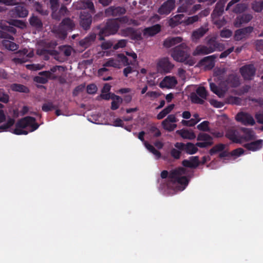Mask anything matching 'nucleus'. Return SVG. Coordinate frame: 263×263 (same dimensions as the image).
<instances>
[{
  "label": "nucleus",
  "instance_id": "473e14b6",
  "mask_svg": "<svg viewBox=\"0 0 263 263\" xmlns=\"http://www.w3.org/2000/svg\"><path fill=\"white\" fill-rule=\"evenodd\" d=\"M174 107L175 105L174 104L168 105L157 115V119L158 120H161L163 119L166 115L172 111V110L174 108Z\"/></svg>",
  "mask_w": 263,
  "mask_h": 263
},
{
  "label": "nucleus",
  "instance_id": "f8f14e48",
  "mask_svg": "<svg viewBox=\"0 0 263 263\" xmlns=\"http://www.w3.org/2000/svg\"><path fill=\"white\" fill-rule=\"evenodd\" d=\"M80 25L85 30H88L92 23V16L89 12L82 11L80 16Z\"/></svg>",
  "mask_w": 263,
  "mask_h": 263
},
{
  "label": "nucleus",
  "instance_id": "bb28decb",
  "mask_svg": "<svg viewBox=\"0 0 263 263\" xmlns=\"http://www.w3.org/2000/svg\"><path fill=\"white\" fill-rule=\"evenodd\" d=\"M226 137L236 143H241V138L238 136V132L233 129H228L226 133Z\"/></svg>",
  "mask_w": 263,
  "mask_h": 263
},
{
  "label": "nucleus",
  "instance_id": "bf43d9fd",
  "mask_svg": "<svg viewBox=\"0 0 263 263\" xmlns=\"http://www.w3.org/2000/svg\"><path fill=\"white\" fill-rule=\"evenodd\" d=\"M253 9L255 11L259 12L263 10V1L258 2L253 6Z\"/></svg>",
  "mask_w": 263,
  "mask_h": 263
},
{
  "label": "nucleus",
  "instance_id": "13d9d810",
  "mask_svg": "<svg viewBox=\"0 0 263 263\" xmlns=\"http://www.w3.org/2000/svg\"><path fill=\"white\" fill-rule=\"evenodd\" d=\"M244 153V150L242 148H237L233 150L230 153V155L232 156L239 157Z\"/></svg>",
  "mask_w": 263,
  "mask_h": 263
},
{
  "label": "nucleus",
  "instance_id": "774afa93",
  "mask_svg": "<svg viewBox=\"0 0 263 263\" xmlns=\"http://www.w3.org/2000/svg\"><path fill=\"white\" fill-rule=\"evenodd\" d=\"M185 144L182 142H176L174 146L175 147L178 149V150L181 151H184L185 148Z\"/></svg>",
  "mask_w": 263,
  "mask_h": 263
},
{
  "label": "nucleus",
  "instance_id": "7ed1b4c3",
  "mask_svg": "<svg viewBox=\"0 0 263 263\" xmlns=\"http://www.w3.org/2000/svg\"><path fill=\"white\" fill-rule=\"evenodd\" d=\"M171 55L176 62L184 63L190 66L194 64L193 61L190 59V48L184 43H182L173 48L171 50Z\"/></svg>",
  "mask_w": 263,
  "mask_h": 263
},
{
  "label": "nucleus",
  "instance_id": "c9c22d12",
  "mask_svg": "<svg viewBox=\"0 0 263 263\" xmlns=\"http://www.w3.org/2000/svg\"><path fill=\"white\" fill-rule=\"evenodd\" d=\"M29 23L31 26L37 29H40L43 27L42 21L37 16H31L29 19Z\"/></svg>",
  "mask_w": 263,
  "mask_h": 263
},
{
  "label": "nucleus",
  "instance_id": "69168bd1",
  "mask_svg": "<svg viewBox=\"0 0 263 263\" xmlns=\"http://www.w3.org/2000/svg\"><path fill=\"white\" fill-rule=\"evenodd\" d=\"M150 132L154 134L153 136L154 137H158L161 135L160 130L155 126H152L150 128Z\"/></svg>",
  "mask_w": 263,
  "mask_h": 263
},
{
  "label": "nucleus",
  "instance_id": "5701e85b",
  "mask_svg": "<svg viewBox=\"0 0 263 263\" xmlns=\"http://www.w3.org/2000/svg\"><path fill=\"white\" fill-rule=\"evenodd\" d=\"M177 84V81L175 77L166 76L160 83L161 88H172L176 86Z\"/></svg>",
  "mask_w": 263,
  "mask_h": 263
},
{
  "label": "nucleus",
  "instance_id": "338daca9",
  "mask_svg": "<svg viewBox=\"0 0 263 263\" xmlns=\"http://www.w3.org/2000/svg\"><path fill=\"white\" fill-rule=\"evenodd\" d=\"M210 13V10L209 8H206L202 10L198 14H197L199 19L200 20L202 17L207 16Z\"/></svg>",
  "mask_w": 263,
  "mask_h": 263
},
{
  "label": "nucleus",
  "instance_id": "2f4dec72",
  "mask_svg": "<svg viewBox=\"0 0 263 263\" xmlns=\"http://www.w3.org/2000/svg\"><path fill=\"white\" fill-rule=\"evenodd\" d=\"M10 88L14 91L24 93L29 92V88L27 86L21 84L13 83L11 85Z\"/></svg>",
  "mask_w": 263,
  "mask_h": 263
},
{
  "label": "nucleus",
  "instance_id": "39448f33",
  "mask_svg": "<svg viewBox=\"0 0 263 263\" xmlns=\"http://www.w3.org/2000/svg\"><path fill=\"white\" fill-rule=\"evenodd\" d=\"M120 25L117 20L109 19L105 26L100 28L98 33L99 40H104V37L115 34L118 31Z\"/></svg>",
  "mask_w": 263,
  "mask_h": 263
},
{
  "label": "nucleus",
  "instance_id": "1a4fd4ad",
  "mask_svg": "<svg viewBox=\"0 0 263 263\" xmlns=\"http://www.w3.org/2000/svg\"><path fill=\"white\" fill-rule=\"evenodd\" d=\"M157 67L159 72L165 74L171 72L174 65L170 62L168 58H163L159 61Z\"/></svg>",
  "mask_w": 263,
  "mask_h": 263
},
{
  "label": "nucleus",
  "instance_id": "a18cd8bd",
  "mask_svg": "<svg viewBox=\"0 0 263 263\" xmlns=\"http://www.w3.org/2000/svg\"><path fill=\"white\" fill-rule=\"evenodd\" d=\"M209 125V122L208 121H204L198 124L197 127L200 130L203 132H209L210 130Z\"/></svg>",
  "mask_w": 263,
  "mask_h": 263
},
{
  "label": "nucleus",
  "instance_id": "603ef678",
  "mask_svg": "<svg viewBox=\"0 0 263 263\" xmlns=\"http://www.w3.org/2000/svg\"><path fill=\"white\" fill-rule=\"evenodd\" d=\"M60 49L66 57H69L71 54V48L70 46H60Z\"/></svg>",
  "mask_w": 263,
  "mask_h": 263
},
{
  "label": "nucleus",
  "instance_id": "2eb2a0df",
  "mask_svg": "<svg viewBox=\"0 0 263 263\" xmlns=\"http://www.w3.org/2000/svg\"><path fill=\"white\" fill-rule=\"evenodd\" d=\"M236 120L245 125H253L255 123L253 117L250 114L243 112L238 113Z\"/></svg>",
  "mask_w": 263,
  "mask_h": 263
},
{
  "label": "nucleus",
  "instance_id": "864d4df0",
  "mask_svg": "<svg viewBox=\"0 0 263 263\" xmlns=\"http://www.w3.org/2000/svg\"><path fill=\"white\" fill-rule=\"evenodd\" d=\"M171 156L175 159H179L181 157V153L180 151L173 148L170 152Z\"/></svg>",
  "mask_w": 263,
  "mask_h": 263
},
{
  "label": "nucleus",
  "instance_id": "3c124183",
  "mask_svg": "<svg viewBox=\"0 0 263 263\" xmlns=\"http://www.w3.org/2000/svg\"><path fill=\"white\" fill-rule=\"evenodd\" d=\"M54 108V106L52 103L48 102L47 103H44L42 107V109L45 112H48L53 110Z\"/></svg>",
  "mask_w": 263,
  "mask_h": 263
},
{
  "label": "nucleus",
  "instance_id": "052dcab7",
  "mask_svg": "<svg viewBox=\"0 0 263 263\" xmlns=\"http://www.w3.org/2000/svg\"><path fill=\"white\" fill-rule=\"evenodd\" d=\"M11 24L13 26H14L15 27H17L21 28H23L25 26V24L24 22L21 20H12L11 22Z\"/></svg>",
  "mask_w": 263,
  "mask_h": 263
},
{
  "label": "nucleus",
  "instance_id": "f03ea898",
  "mask_svg": "<svg viewBox=\"0 0 263 263\" xmlns=\"http://www.w3.org/2000/svg\"><path fill=\"white\" fill-rule=\"evenodd\" d=\"M39 127V124L36 122L35 118L26 116L17 121L12 133L17 135H26L29 132L36 130Z\"/></svg>",
  "mask_w": 263,
  "mask_h": 263
},
{
  "label": "nucleus",
  "instance_id": "72a5a7b5",
  "mask_svg": "<svg viewBox=\"0 0 263 263\" xmlns=\"http://www.w3.org/2000/svg\"><path fill=\"white\" fill-rule=\"evenodd\" d=\"M228 83L232 87H237L240 84L239 77L235 74H230L227 79Z\"/></svg>",
  "mask_w": 263,
  "mask_h": 263
},
{
  "label": "nucleus",
  "instance_id": "e433bc0d",
  "mask_svg": "<svg viewBox=\"0 0 263 263\" xmlns=\"http://www.w3.org/2000/svg\"><path fill=\"white\" fill-rule=\"evenodd\" d=\"M183 139L193 140L196 138L195 133L187 130H177V132Z\"/></svg>",
  "mask_w": 263,
  "mask_h": 263
},
{
  "label": "nucleus",
  "instance_id": "20e7f679",
  "mask_svg": "<svg viewBox=\"0 0 263 263\" xmlns=\"http://www.w3.org/2000/svg\"><path fill=\"white\" fill-rule=\"evenodd\" d=\"M218 48L219 50L221 51L224 49V47L213 39H210L208 42V46H198L193 52V55L197 56L199 55L208 54L213 52Z\"/></svg>",
  "mask_w": 263,
  "mask_h": 263
},
{
  "label": "nucleus",
  "instance_id": "9d476101",
  "mask_svg": "<svg viewBox=\"0 0 263 263\" xmlns=\"http://www.w3.org/2000/svg\"><path fill=\"white\" fill-rule=\"evenodd\" d=\"M18 57L13 59V61L15 64H23L27 62L29 58L33 57L34 53L33 51L28 52V50L26 48L23 50H20L17 52Z\"/></svg>",
  "mask_w": 263,
  "mask_h": 263
},
{
  "label": "nucleus",
  "instance_id": "4c0bfd02",
  "mask_svg": "<svg viewBox=\"0 0 263 263\" xmlns=\"http://www.w3.org/2000/svg\"><path fill=\"white\" fill-rule=\"evenodd\" d=\"M198 146L191 142H187L185 144V148L184 152L190 155H193L196 153L198 150Z\"/></svg>",
  "mask_w": 263,
  "mask_h": 263
},
{
  "label": "nucleus",
  "instance_id": "6ab92c4d",
  "mask_svg": "<svg viewBox=\"0 0 263 263\" xmlns=\"http://www.w3.org/2000/svg\"><path fill=\"white\" fill-rule=\"evenodd\" d=\"M253 31V27L252 26L246 27L237 30L235 32L234 39L237 41H239L244 38L247 37Z\"/></svg>",
  "mask_w": 263,
  "mask_h": 263
},
{
  "label": "nucleus",
  "instance_id": "4d7b16f0",
  "mask_svg": "<svg viewBox=\"0 0 263 263\" xmlns=\"http://www.w3.org/2000/svg\"><path fill=\"white\" fill-rule=\"evenodd\" d=\"M95 38H96V34H92L90 35L89 37H85L84 40L81 41L80 42L81 44L82 45H86L87 44H88L89 43V42L94 41Z\"/></svg>",
  "mask_w": 263,
  "mask_h": 263
},
{
  "label": "nucleus",
  "instance_id": "c756f323",
  "mask_svg": "<svg viewBox=\"0 0 263 263\" xmlns=\"http://www.w3.org/2000/svg\"><path fill=\"white\" fill-rule=\"evenodd\" d=\"M160 30L161 26L159 24H156L152 27L145 28L143 31V34L145 35L153 36L159 33Z\"/></svg>",
  "mask_w": 263,
  "mask_h": 263
},
{
  "label": "nucleus",
  "instance_id": "e2e57ef3",
  "mask_svg": "<svg viewBox=\"0 0 263 263\" xmlns=\"http://www.w3.org/2000/svg\"><path fill=\"white\" fill-rule=\"evenodd\" d=\"M85 88L84 85H80L78 86H77L73 90L72 92V95L74 96H77L80 92H82L83 91L84 89Z\"/></svg>",
  "mask_w": 263,
  "mask_h": 263
},
{
  "label": "nucleus",
  "instance_id": "6e6d98bb",
  "mask_svg": "<svg viewBox=\"0 0 263 263\" xmlns=\"http://www.w3.org/2000/svg\"><path fill=\"white\" fill-rule=\"evenodd\" d=\"M127 41L126 40H120L114 46V49L117 50L120 48H124L126 46Z\"/></svg>",
  "mask_w": 263,
  "mask_h": 263
},
{
  "label": "nucleus",
  "instance_id": "9b49d317",
  "mask_svg": "<svg viewBox=\"0 0 263 263\" xmlns=\"http://www.w3.org/2000/svg\"><path fill=\"white\" fill-rule=\"evenodd\" d=\"M178 120L176 118L175 115H169L161 123L163 128L168 132H172L177 127V124H171V123H176Z\"/></svg>",
  "mask_w": 263,
  "mask_h": 263
},
{
  "label": "nucleus",
  "instance_id": "dca6fc26",
  "mask_svg": "<svg viewBox=\"0 0 263 263\" xmlns=\"http://www.w3.org/2000/svg\"><path fill=\"white\" fill-rule=\"evenodd\" d=\"M40 76H36L34 78V81L40 84H46L48 82V79L55 80L58 77L51 72L43 71L39 73Z\"/></svg>",
  "mask_w": 263,
  "mask_h": 263
},
{
  "label": "nucleus",
  "instance_id": "7c9ffc66",
  "mask_svg": "<svg viewBox=\"0 0 263 263\" xmlns=\"http://www.w3.org/2000/svg\"><path fill=\"white\" fill-rule=\"evenodd\" d=\"M184 17L183 14H179L172 17L168 20V25L172 28H174L182 22V19Z\"/></svg>",
  "mask_w": 263,
  "mask_h": 263
},
{
  "label": "nucleus",
  "instance_id": "f704fd0d",
  "mask_svg": "<svg viewBox=\"0 0 263 263\" xmlns=\"http://www.w3.org/2000/svg\"><path fill=\"white\" fill-rule=\"evenodd\" d=\"M3 46L7 49L11 51L16 50L18 48V45L9 40H4L2 42Z\"/></svg>",
  "mask_w": 263,
  "mask_h": 263
},
{
  "label": "nucleus",
  "instance_id": "ea45409f",
  "mask_svg": "<svg viewBox=\"0 0 263 263\" xmlns=\"http://www.w3.org/2000/svg\"><path fill=\"white\" fill-rule=\"evenodd\" d=\"M37 54L40 55H44L46 54H50L52 55L57 56L58 52L53 49H47L45 48L39 49L37 50Z\"/></svg>",
  "mask_w": 263,
  "mask_h": 263
},
{
  "label": "nucleus",
  "instance_id": "c85d7f7f",
  "mask_svg": "<svg viewBox=\"0 0 263 263\" xmlns=\"http://www.w3.org/2000/svg\"><path fill=\"white\" fill-rule=\"evenodd\" d=\"M181 5L178 8V12H188L193 3V0H180Z\"/></svg>",
  "mask_w": 263,
  "mask_h": 263
},
{
  "label": "nucleus",
  "instance_id": "f3484780",
  "mask_svg": "<svg viewBox=\"0 0 263 263\" xmlns=\"http://www.w3.org/2000/svg\"><path fill=\"white\" fill-rule=\"evenodd\" d=\"M126 9L123 7L110 6L105 10V15L109 16H120L126 13Z\"/></svg>",
  "mask_w": 263,
  "mask_h": 263
},
{
  "label": "nucleus",
  "instance_id": "cd10ccee",
  "mask_svg": "<svg viewBox=\"0 0 263 263\" xmlns=\"http://www.w3.org/2000/svg\"><path fill=\"white\" fill-rule=\"evenodd\" d=\"M183 39L181 37H168L163 41V46L165 48H170L182 42Z\"/></svg>",
  "mask_w": 263,
  "mask_h": 263
},
{
  "label": "nucleus",
  "instance_id": "0e129e2a",
  "mask_svg": "<svg viewBox=\"0 0 263 263\" xmlns=\"http://www.w3.org/2000/svg\"><path fill=\"white\" fill-rule=\"evenodd\" d=\"M50 7L53 11H56L59 7L58 0H50Z\"/></svg>",
  "mask_w": 263,
  "mask_h": 263
},
{
  "label": "nucleus",
  "instance_id": "412c9836",
  "mask_svg": "<svg viewBox=\"0 0 263 263\" xmlns=\"http://www.w3.org/2000/svg\"><path fill=\"white\" fill-rule=\"evenodd\" d=\"M253 18V16L250 13H243L237 16L234 22L236 27L239 28L243 24L249 23Z\"/></svg>",
  "mask_w": 263,
  "mask_h": 263
},
{
  "label": "nucleus",
  "instance_id": "37998d69",
  "mask_svg": "<svg viewBox=\"0 0 263 263\" xmlns=\"http://www.w3.org/2000/svg\"><path fill=\"white\" fill-rule=\"evenodd\" d=\"M33 7L36 11L42 15H47L48 14V11L47 10H44L42 5L39 2H35Z\"/></svg>",
  "mask_w": 263,
  "mask_h": 263
},
{
  "label": "nucleus",
  "instance_id": "a211bd4d",
  "mask_svg": "<svg viewBox=\"0 0 263 263\" xmlns=\"http://www.w3.org/2000/svg\"><path fill=\"white\" fill-rule=\"evenodd\" d=\"M10 14L12 17L24 18L28 15V10L24 6L16 5L10 11Z\"/></svg>",
  "mask_w": 263,
  "mask_h": 263
},
{
  "label": "nucleus",
  "instance_id": "4468645a",
  "mask_svg": "<svg viewBox=\"0 0 263 263\" xmlns=\"http://www.w3.org/2000/svg\"><path fill=\"white\" fill-rule=\"evenodd\" d=\"M256 72V69L252 64L246 65L240 68V72L245 80H251Z\"/></svg>",
  "mask_w": 263,
  "mask_h": 263
},
{
  "label": "nucleus",
  "instance_id": "393cba45",
  "mask_svg": "<svg viewBox=\"0 0 263 263\" xmlns=\"http://www.w3.org/2000/svg\"><path fill=\"white\" fill-rule=\"evenodd\" d=\"M208 30L209 29L206 26H201L198 29L194 30L192 34L193 41L197 42L199 39L203 36Z\"/></svg>",
  "mask_w": 263,
  "mask_h": 263
},
{
  "label": "nucleus",
  "instance_id": "8fccbe9b",
  "mask_svg": "<svg viewBox=\"0 0 263 263\" xmlns=\"http://www.w3.org/2000/svg\"><path fill=\"white\" fill-rule=\"evenodd\" d=\"M0 4L7 6H16L18 4L17 0H0Z\"/></svg>",
  "mask_w": 263,
  "mask_h": 263
},
{
  "label": "nucleus",
  "instance_id": "49530a36",
  "mask_svg": "<svg viewBox=\"0 0 263 263\" xmlns=\"http://www.w3.org/2000/svg\"><path fill=\"white\" fill-rule=\"evenodd\" d=\"M199 20L200 19L198 15H195L192 16L187 17L185 20H184V22L186 25H190L198 22Z\"/></svg>",
  "mask_w": 263,
  "mask_h": 263
},
{
  "label": "nucleus",
  "instance_id": "aec40b11",
  "mask_svg": "<svg viewBox=\"0 0 263 263\" xmlns=\"http://www.w3.org/2000/svg\"><path fill=\"white\" fill-rule=\"evenodd\" d=\"M241 130L242 133V135H240L241 143L242 141H250L256 139L255 133L252 129L242 127Z\"/></svg>",
  "mask_w": 263,
  "mask_h": 263
},
{
  "label": "nucleus",
  "instance_id": "4be33fe9",
  "mask_svg": "<svg viewBox=\"0 0 263 263\" xmlns=\"http://www.w3.org/2000/svg\"><path fill=\"white\" fill-rule=\"evenodd\" d=\"M182 164L184 167L191 168H196L200 164L199 157L198 156H191L189 159H185L182 161Z\"/></svg>",
  "mask_w": 263,
  "mask_h": 263
},
{
  "label": "nucleus",
  "instance_id": "58836bf2",
  "mask_svg": "<svg viewBox=\"0 0 263 263\" xmlns=\"http://www.w3.org/2000/svg\"><path fill=\"white\" fill-rule=\"evenodd\" d=\"M210 90L215 94L219 97H223L224 95V91L219 88L215 83H211L210 84Z\"/></svg>",
  "mask_w": 263,
  "mask_h": 263
},
{
  "label": "nucleus",
  "instance_id": "a878e982",
  "mask_svg": "<svg viewBox=\"0 0 263 263\" xmlns=\"http://www.w3.org/2000/svg\"><path fill=\"white\" fill-rule=\"evenodd\" d=\"M217 56L215 54L207 56L202 59L199 63L201 65H204L209 69H212L214 66L215 60Z\"/></svg>",
  "mask_w": 263,
  "mask_h": 263
},
{
  "label": "nucleus",
  "instance_id": "b1692460",
  "mask_svg": "<svg viewBox=\"0 0 263 263\" xmlns=\"http://www.w3.org/2000/svg\"><path fill=\"white\" fill-rule=\"evenodd\" d=\"M262 145L263 140L259 139L250 143H246L243 145V147L249 151L254 152L261 149Z\"/></svg>",
  "mask_w": 263,
  "mask_h": 263
},
{
  "label": "nucleus",
  "instance_id": "f257e3e1",
  "mask_svg": "<svg viewBox=\"0 0 263 263\" xmlns=\"http://www.w3.org/2000/svg\"><path fill=\"white\" fill-rule=\"evenodd\" d=\"M186 169L182 167L173 170L169 173L167 171L164 170L161 173V177L165 179L168 177V187H171L172 185L174 186L177 183L183 185V189H184L189 182V179L187 177L182 176V175L186 174Z\"/></svg>",
  "mask_w": 263,
  "mask_h": 263
},
{
  "label": "nucleus",
  "instance_id": "a19ab883",
  "mask_svg": "<svg viewBox=\"0 0 263 263\" xmlns=\"http://www.w3.org/2000/svg\"><path fill=\"white\" fill-rule=\"evenodd\" d=\"M226 148V145L222 143H219L214 146L209 151L210 155L213 156L214 154L221 152Z\"/></svg>",
  "mask_w": 263,
  "mask_h": 263
},
{
  "label": "nucleus",
  "instance_id": "6e6552de",
  "mask_svg": "<svg viewBox=\"0 0 263 263\" xmlns=\"http://www.w3.org/2000/svg\"><path fill=\"white\" fill-rule=\"evenodd\" d=\"M197 141H202L196 143V145L200 148L208 147L214 144L212 137L204 133H200L197 136Z\"/></svg>",
  "mask_w": 263,
  "mask_h": 263
},
{
  "label": "nucleus",
  "instance_id": "de8ad7c7",
  "mask_svg": "<svg viewBox=\"0 0 263 263\" xmlns=\"http://www.w3.org/2000/svg\"><path fill=\"white\" fill-rule=\"evenodd\" d=\"M122 102L123 99L122 98H119V100L112 101L110 107L111 109L112 110H115L117 109L119 107L120 105L122 103Z\"/></svg>",
  "mask_w": 263,
  "mask_h": 263
},
{
  "label": "nucleus",
  "instance_id": "ddd939ff",
  "mask_svg": "<svg viewBox=\"0 0 263 263\" xmlns=\"http://www.w3.org/2000/svg\"><path fill=\"white\" fill-rule=\"evenodd\" d=\"M175 8V0H167L164 2L158 10V13L160 15H167Z\"/></svg>",
  "mask_w": 263,
  "mask_h": 263
},
{
  "label": "nucleus",
  "instance_id": "09e8293b",
  "mask_svg": "<svg viewBox=\"0 0 263 263\" xmlns=\"http://www.w3.org/2000/svg\"><path fill=\"white\" fill-rule=\"evenodd\" d=\"M134 28L132 27H127L121 30V34L122 36L125 37H130Z\"/></svg>",
  "mask_w": 263,
  "mask_h": 263
},
{
  "label": "nucleus",
  "instance_id": "c03bdc74",
  "mask_svg": "<svg viewBox=\"0 0 263 263\" xmlns=\"http://www.w3.org/2000/svg\"><path fill=\"white\" fill-rule=\"evenodd\" d=\"M129 38L133 40L141 41L142 40L141 32L134 29Z\"/></svg>",
  "mask_w": 263,
  "mask_h": 263
},
{
  "label": "nucleus",
  "instance_id": "79ce46f5",
  "mask_svg": "<svg viewBox=\"0 0 263 263\" xmlns=\"http://www.w3.org/2000/svg\"><path fill=\"white\" fill-rule=\"evenodd\" d=\"M104 67H112L114 68H120V64L119 61L113 58H109L108 61L103 64Z\"/></svg>",
  "mask_w": 263,
  "mask_h": 263
},
{
  "label": "nucleus",
  "instance_id": "680f3d73",
  "mask_svg": "<svg viewBox=\"0 0 263 263\" xmlns=\"http://www.w3.org/2000/svg\"><path fill=\"white\" fill-rule=\"evenodd\" d=\"M234 50V47H232L227 50L222 52L219 55V58L220 59H223L226 58L228 55H229L231 52H232Z\"/></svg>",
  "mask_w": 263,
  "mask_h": 263
},
{
  "label": "nucleus",
  "instance_id": "423d86ee",
  "mask_svg": "<svg viewBox=\"0 0 263 263\" xmlns=\"http://www.w3.org/2000/svg\"><path fill=\"white\" fill-rule=\"evenodd\" d=\"M75 27L74 21L69 17H66L61 21L55 32L61 38L65 39L67 36L68 32L73 30Z\"/></svg>",
  "mask_w": 263,
  "mask_h": 263
},
{
  "label": "nucleus",
  "instance_id": "5fc2aeb1",
  "mask_svg": "<svg viewBox=\"0 0 263 263\" xmlns=\"http://www.w3.org/2000/svg\"><path fill=\"white\" fill-rule=\"evenodd\" d=\"M87 92L89 94H95L97 90V87L95 84H90L87 86Z\"/></svg>",
  "mask_w": 263,
  "mask_h": 263
},
{
  "label": "nucleus",
  "instance_id": "0eeeda50",
  "mask_svg": "<svg viewBox=\"0 0 263 263\" xmlns=\"http://www.w3.org/2000/svg\"><path fill=\"white\" fill-rule=\"evenodd\" d=\"M208 92L203 86L198 87L196 93H191V100L192 103L202 105L204 103V99H206Z\"/></svg>",
  "mask_w": 263,
  "mask_h": 263
}]
</instances>
